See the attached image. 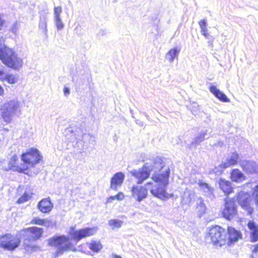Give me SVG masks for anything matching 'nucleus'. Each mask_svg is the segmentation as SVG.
<instances>
[{"label": "nucleus", "mask_w": 258, "mask_h": 258, "mask_svg": "<svg viewBox=\"0 0 258 258\" xmlns=\"http://www.w3.org/2000/svg\"><path fill=\"white\" fill-rule=\"evenodd\" d=\"M152 172V179L154 182H148L145 186L152 185L150 192L152 195L164 200L173 196L168 194L165 188L169 183L170 170L162 158L156 157L147 160L142 168L133 169L131 171L132 175L137 179V183L141 184L147 179Z\"/></svg>", "instance_id": "obj_1"}, {"label": "nucleus", "mask_w": 258, "mask_h": 258, "mask_svg": "<svg viewBox=\"0 0 258 258\" xmlns=\"http://www.w3.org/2000/svg\"><path fill=\"white\" fill-rule=\"evenodd\" d=\"M48 244L56 248L53 253L54 258L62 255L64 251L68 250L76 251V248L70 241V238L64 235L55 236L49 238L48 240Z\"/></svg>", "instance_id": "obj_2"}, {"label": "nucleus", "mask_w": 258, "mask_h": 258, "mask_svg": "<svg viewBox=\"0 0 258 258\" xmlns=\"http://www.w3.org/2000/svg\"><path fill=\"white\" fill-rule=\"evenodd\" d=\"M21 232L22 234H23L25 236L24 241L25 249L29 253L36 251L38 248V246L31 243V241L37 240L41 237L43 233V228L32 227L28 229H23Z\"/></svg>", "instance_id": "obj_3"}, {"label": "nucleus", "mask_w": 258, "mask_h": 258, "mask_svg": "<svg viewBox=\"0 0 258 258\" xmlns=\"http://www.w3.org/2000/svg\"><path fill=\"white\" fill-rule=\"evenodd\" d=\"M19 103L17 100H11L5 103L1 107L2 116L6 122H10L12 117L19 111Z\"/></svg>", "instance_id": "obj_4"}, {"label": "nucleus", "mask_w": 258, "mask_h": 258, "mask_svg": "<svg viewBox=\"0 0 258 258\" xmlns=\"http://www.w3.org/2000/svg\"><path fill=\"white\" fill-rule=\"evenodd\" d=\"M21 158L26 166H23L25 171L29 167L34 166L39 163L42 158L39 151L35 148H31L27 151L25 153L22 154Z\"/></svg>", "instance_id": "obj_5"}, {"label": "nucleus", "mask_w": 258, "mask_h": 258, "mask_svg": "<svg viewBox=\"0 0 258 258\" xmlns=\"http://www.w3.org/2000/svg\"><path fill=\"white\" fill-rule=\"evenodd\" d=\"M209 237L215 245L222 246L227 242V233L225 230L218 226L212 227L209 232Z\"/></svg>", "instance_id": "obj_6"}, {"label": "nucleus", "mask_w": 258, "mask_h": 258, "mask_svg": "<svg viewBox=\"0 0 258 258\" xmlns=\"http://www.w3.org/2000/svg\"><path fill=\"white\" fill-rule=\"evenodd\" d=\"M19 238L11 234L0 235V247L10 251L14 250L20 244Z\"/></svg>", "instance_id": "obj_7"}, {"label": "nucleus", "mask_w": 258, "mask_h": 258, "mask_svg": "<svg viewBox=\"0 0 258 258\" xmlns=\"http://www.w3.org/2000/svg\"><path fill=\"white\" fill-rule=\"evenodd\" d=\"M222 214L223 217L229 220L236 217L237 215V206L234 199H229L227 197L224 199V208Z\"/></svg>", "instance_id": "obj_8"}, {"label": "nucleus", "mask_w": 258, "mask_h": 258, "mask_svg": "<svg viewBox=\"0 0 258 258\" xmlns=\"http://www.w3.org/2000/svg\"><path fill=\"white\" fill-rule=\"evenodd\" d=\"M132 196L136 201L141 202L148 196V189L145 186L134 185L131 188Z\"/></svg>", "instance_id": "obj_9"}, {"label": "nucleus", "mask_w": 258, "mask_h": 258, "mask_svg": "<svg viewBox=\"0 0 258 258\" xmlns=\"http://www.w3.org/2000/svg\"><path fill=\"white\" fill-rule=\"evenodd\" d=\"M250 196L247 192L240 191L238 194L237 200L239 204L250 215L253 211V209L250 206Z\"/></svg>", "instance_id": "obj_10"}, {"label": "nucleus", "mask_w": 258, "mask_h": 258, "mask_svg": "<svg viewBox=\"0 0 258 258\" xmlns=\"http://www.w3.org/2000/svg\"><path fill=\"white\" fill-rule=\"evenodd\" d=\"M97 228H86L79 230L74 231L71 233L72 238L76 241H79L86 237L95 234L97 231Z\"/></svg>", "instance_id": "obj_11"}, {"label": "nucleus", "mask_w": 258, "mask_h": 258, "mask_svg": "<svg viewBox=\"0 0 258 258\" xmlns=\"http://www.w3.org/2000/svg\"><path fill=\"white\" fill-rule=\"evenodd\" d=\"M74 136L77 140V143L80 144L81 147L84 146V143L89 141L90 143L95 142V138L94 136L90 134H83L82 131L80 129H77L74 134Z\"/></svg>", "instance_id": "obj_12"}, {"label": "nucleus", "mask_w": 258, "mask_h": 258, "mask_svg": "<svg viewBox=\"0 0 258 258\" xmlns=\"http://www.w3.org/2000/svg\"><path fill=\"white\" fill-rule=\"evenodd\" d=\"M38 209L42 213L47 214L51 212L53 207L49 197L42 199L37 204Z\"/></svg>", "instance_id": "obj_13"}, {"label": "nucleus", "mask_w": 258, "mask_h": 258, "mask_svg": "<svg viewBox=\"0 0 258 258\" xmlns=\"http://www.w3.org/2000/svg\"><path fill=\"white\" fill-rule=\"evenodd\" d=\"M17 54L11 48H10L5 45H0V59L3 63L6 62V60H9L13 55Z\"/></svg>", "instance_id": "obj_14"}, {"label": "nucleus", "mask_w": 258, "mask_h": 258, "mask_svg": "<svg viewBox=\"0 0 258 258\" xmlns=\"http://www.w3.org/2000/svg\"><path fill=\"white\" fill-rule=\"evenodd\" d=\"M124 177V174L121 172L115 173L111 179L110 188L113 190H117V187L122 185Z\"/></svg>", "instance_id": "obj_15"}, {"label": "nucleus", "mask_w": 258, "mask_h": 258, "mask_svg": "<svg viewBox=\"0 0 258 258\" xmlns=\"http://www.w3.org/2000/svg\"><path fill=\"white\" fill-rule=\"evenodd\" d=\"M6 62L4 63L9 68L14 69H18L22 67L23 65L22 59L18 56V54L13 55L9 60H6Z\"/></svg>", "instance_id": "obj_16"}, {"label": "nucleus", "mask_w": 258, "mask_h": 258, "mask_svg": "<svg viewBox=\"0 0 258 258\" xmlns=\"http://www.w3.org/2000/svg\"><path fill=\"white\" fill-rule=\"evenodd\" d=\"M251 242H255L258 239V226L253 221H249L247 224Z\"/></svg>", "instance_id": "obj_17"}, {"label": "nucleus", "mask_w": 258, "mask_h": 258, "mask_svg": "<svg viewBox=\"0 0 258 258\" xmlns=\"http://www.w3.org/2000/svg\"><path fill=\"white\" fill-rule=\"evenodd\" d=\"M228 238L227 241L228 245L237 241L241 237V233L232 227L228 228Z\"/></svg>", "instance_id": "obj_18"}, {"label": "nucleus", "mask_w": 258, "mask_h": 258, "mask_svg": "<svg viewBox=\"0 0 258 258\" xmlns=\"http://www.w3.org/2000/svg\"><path fill=\"white\" fill-rule=\"evenodd\" d=\"M218 183L220 188L225 195H228L233 192L231 182L226 180L224 179L220 178L218 181Z\"/></svg>", "instance_id": "obj_19"}, {"label": "nucleus", "mask_w": 258, "mask_h": 258, "mask_svg": "<svg viewBox=\"0 0 258 258\" xmlns=\"http://www.w3.org/2000/svg\"><path fill=\"white\" fill-rule=\"evenodd\" d=\"M230 178L232 181L239 183L244 181L246 179L243 173L238 169H234L230 173Z\"/></svg>", "instance_id": "obj_20"}, {"label": "nucleus", "mask_w": 258, "mask_h": 258, "mask_svg": "<svg viewBox=\"0 0 258 258\" xmlns=\"http://www.w3.org/2000/svg\"><path fill=\"white\" fill-rule=\"evenodd\" d=\"M210 92L218 98L220 101L224 102H229L230 99L227 96L220 91L215 86H211L210 88Z\"/></svg>", "instance_id": "obj_21"}, {"label": "nucleus", "mask_w": 258, "mask_h": 258, "mask_svg": "<svg viewBox=\"0 0 258 258\" xmlns=\"http://www.w3.org/2000/svg\"><path fill=\"white\" fill-rule=\"evenodd\" d=\"M31 223L43 226L47 228L53 227L55 225V223L54 222H53L51 220L48 218L43 219H40L38 217L34 218L31 221Z\"/></svg>", "instance_id": "obj_22"}, {"label": "nucleus", "mask_w": 258, "mask_h": 258, "mask_svg": "<svg viewBox=\"0 0 258 258\" xmlns=\"http://www.w3.org/2000/svg\"><path fill=\"white\" fill-rule=\"evenodd\" d=\"M194 198L193 191L186 188L181 196V203L182 205H188Z\"/></svg>", "instance_id": "obj_23"}, {"label": "nucleus", "mask_w": 258, "mask_h": 258, "mask_svg": "<svg viewBox=\"0 0 258 258\" xmlns=\"http://www.w3.org/2000/svg\"><path fill=\"white\" fill-rule=\"evenodd\" d=\"M18 159V158L16 155L12 156L9 163V169L14 171H18L20 173H26L25 172V168H23V166L19 167L16 165V162Z\"/></svg>", "instance_id": "obj_24"}, {"label": "nucleus", "mask_w": 258, "mask_h": 258, "mask_svg": "<svg viewBox=\"0 0 258 258\" xmlns=\"http://www.w3.org/2000/svg\"><path fill=\"white\" fill-rule=\"evenodd\" d=\"M241 166L246 172L250 173L254 172L256 169V164L253 161H243L241 162Z\"/></svg>", "instance_id": "obj_25"}, {"label": "nucleus", "mask_w": 258, "mask_h": 258, "mask_svg": "<svg viewBox=\"0 0 258 258\" xmlns=\"http://www.w3.org/2000/svg\"><path fill=\"white\" fill-rule=\"evenodd\" d=\"M208 130H203L195 138L194 141L191 143V147H196L198 144L202 142L206 138H208Z\"/></svg>", "instance_id": "obj_26"}, {"label": "nucleus", "mask_w": 258, "mask_h": 258, "mask_svg": "<svg viewBox=\"0 0 258 258\" xmlns=\"http://www.w3.org/2000/svg\"><path fill=\"white\" fill-rule=\"evenodd\" d=\"M180 49L178 47L171 49L166 54L165 58L170 63L173 62L175 58H177Z\"/></svg>", "instance_id": "obj_27"}, {"label": "nucleus", "mask_w": 258, "mask_h": 258, "mask_svg": "<svg viewBox=\"0 0 258 258\" xmlns=\"http://www.w3.org/2000/svg\"><path fill=\"white\" fill-rule=\"evenodd\" d=\"M238 159V155L237 153H233L227 160L223 162V165L225 168H228L231 166L236 164Z\"/></svg>", "instance_id": "obj_28"}, {"label": "nucleus", "mask_w": 258, "mask_h": 258, "mask_svg": "<svg viewBox=\"0 0 258 258\" xmlns=\"http://www.w3.org/2000/svg\"><path fill=\"white\" fill-rule=\"evenodd\" d=\"M223 165V163L218 166H216L214 169H212L209 171V174L211 178H215L216 176L220 175L225 169Z\"/></svg>", "instance_id": "obj_29"}, {"label": "nucleus", "mask_w": 258, "mask_h": 258, "mask_svg": "<svg viewBox=\"0 0 258 258\" xmlns=\"http://www.w3.org/2000/svg\"><path fill=\"white\" fill-rule=\"evenodd\" d=\"M89 248L95 252H98L102 248V244L99 240H92L89 243Z\"/></svg>", "instance_id": "obj_30"}, {"label": "nucleus", "mask_w": 258, "mask_h": 258, "mask_svg": "<svg viewBox=\"0 0 258 258\" xmlns=\"http://www.w3.org/2000/svg\"><path fill=\"white\" fill-rule=\"evenodd\" d=\"M201 28V32L206 38H208L209 34L208 33V29L207 28V22L206 20H202L199 22Z\"/></svg>", "instance_id": "obj_31"}, {"label": "nucleus", "mask_w": 258, "mask_h": 258, "mask_svg": "<svg viewBox=\"0 0 258 258\" xmlns=\"http://www.w3.org/2000/svg\"><path fill=\"white\" fill-rule=\"evenodd\" d=\"M200 186L207 196L211 197L213 195L214 189L211 187L207 183L201 182L200 183Z\"/></svg>", "instance_id": "obj_32"}, {"label": "nucleus", "mask_w": 258, "mask_h": 258, "mask_svg": "<svg viewBox=\"0 0 258 258\" xmlns=\"http://www.w3.org/2000/svg\"><path fill=\"white\" fill-rule=\"evenodd\" d=\"M108 224L112 229L114 228H119L123 224V221L118 219H111L108 221Z\"/></svg>", "instance_id": "obj_33"}, {"label": "nucleus", "mask_w": 258, "mask_h": 258, "mask_svg": "<svg viewBox=\"0 0 258 258\" xmlns=\"http://www.w3.org/2000/svg\"><path fill=\"white\" fill-rule=\"evenodd\" d=\"M39 27L45 33L47 32V18L45 16L40 17Z\"/></svg>", "instance_id": "obj_34"}, {"label": "nucleus", "mask_w": 258, "mask_h": 258, "mask_svg": "<svg viewBox=\"0 0 258 258\" xmlns=\"http://www.w3.org/2000/svg\"><path fill=\"white\" fill-rule=\"evenodd\" d=\"M31 194L25 191L24 194L18 200V204H22L29 201L31 198Z\"/></svg>", "instance_id": "obj_35"}, {"label": "nucleus", "mask_w": 258, "mask_h": 258, "mask_svg": "<svg viewBox=\"0 0 258 258\" xmlns=\"http://www.w3.org/2000/svg\"><path fill=\"white\" fill-rule=\"evenodd\" d=\"M197 208L201 214H204L206 212V207L202 200L200 199L197 202Z\"/></svg>", "instance_id": "obj_36"}, {"label": "nucleus", "mask_w": 258, "mask_h": 258, "mask_svg": "<svg viewBox=\"0 0 258 258\" xmlns=\"http://www.w3.org/2000/svg\"><path fill=\"white\" fill-rule=\"evenodd\" d=\"M54 22L57 30H62L64 27V24L61 17L54 18Z\"/></svg>", "instance_id": "obj_37"}, {"label": "nucleus", "mask_w": 258, "mask_h": 258, "mask_svg": "<svg viewBox=\"0 0 258 258\" xmlns=\"http://www.w3.org/2000/svg\"><path fill=\"white\" fill-rule=\"evenodd\" d=\"M124 195L122 192H119L117 195L115 196H111L109 197L107 201V203H111L112 201L114 200L115 199H117L118 201L122 200L124 199Z\"/></svg>", "instance_id": "obj_38"}, {"label": "nucleus", "mask_w": 258, "mask_h": 258, "mask_svg": "<svg viewBox=\"0 0 258 258\" xmlns=\"http://www.w3.org/2000/svg\"><path fill=\"white\" fill-rule=\"evenodd\" d=\"M4 80L7 81L10 84H14L17 82V79L15 75H6Z\"/></svg>", "instance_id": "obj_39"}, {"label": "nucleus", "mask_w": 258, "mask_h": 258, "mask_svg": "<svg viewBox=\"0 0 258 258\" xmlns=\"http://www.w3.org/2000/svg\"><path fill=\"white\" fill-rule=\"evenodd\" d=\"M62 13V8L61 7H55L54 8V18L60 17V15Z\"/></svg>", "instance_id": "obj_40"}, {"label": "nucleus", "mask_w": 258, "mask_h": 258, "mask_svg": "<svg viewBox=\"0 0 258 258\" xmlns=\"http://www.w3.org/2000/svg\"><path fill=\"white\" fill-rule=\"evenodd\" d=\"M6 27V22L4 15L0 14V30H4Z\"/></svg>", "instance_id": "obj_41"}, {"label": "nucleus", "mask_w": 258, "mask_h": 258, "mask_svg": "<svg viewBox=\"0 0 258 258\" xmlns=\"http://www.w3.org/2000/svg\"><path fill=\"white\" fill-rule=\"evenodd\" d=\"M18 25L17 22H15L12 26L11 31L13 33L16 34L18 30Z\"/></svg>", "instance_id": "obj_42"}, {"label": "nucleus", "mask_w": 258, "mask_h": 258, "mask_svg": "<svg viewBox=\"0 0 258 258\" xmlns=\"http://www.w3.org/2000/svg\"><path fill=\"white\" fill-rule=\"evenodd\" d=\"M6 77V74L4 71L3 69H0V80H4Z\"/></svg>", "instance_id": "obj_43"}, {"label": "nucleus", "mask_w": 258, "mask_h": 258, "mask_svg": "<svg viewBox=\"0 0 258 258\" xmlns=\"http://www.w3.org/2000/svg\"><path fill=\"white\" fill-rule=\"evenodd\" d=\"M70 94V89L67 87H64L63 88V94L65 96L68 97Z\"/></svg>", "instance_id": "obj_44"}, {"label": "nucleus", "mask_w": 258, "mask_h": 258, "mask_svg": "<svg viewBox=\"0 0 258 258\" xmlns=\"http://www.w3.org/2000/svg\"><path fill=\"white\" fill-rule=\"evenodd\" d=\"M135 121L136 123L139 125L140 126H143L144 125V123L142 121H139L138 120H136Z\"/></svg>", "instance_id": "obj_45"}, {"label": "nucleus", "mask_w": 258, "mask_h": 258, "mask_svg": "<svg viewBox=\"0 0 258 258\" xmlns=\"http://www.w3.org/2000/svg\"><path fill=\"white\" fill-rule=\"evenodd\" d=\"M258 249V244L254 246L253 249L252 250L253 253H256Z\"/></svg>", "instance_id": "obj_46"}, {"label": "nucleus", "mask_w": 258, "mask_h": 258, "mask_svg": "<svg viewBox=\"0 0 258 258\" xmlns=\"http://www.w3.org/2000/svg\"><path fill=\"white\" fill-rule=\"evenodd\" d=\"M112 258H121V257L119 255H116V254H112Z\"/></svg>", "instance_id": "obj_47"}, {"label": "nucleus", "mask_w": 258, "mask_h": 258, "mask_svg": "<svg viewBox=\"0 0 258 258\" xmlns=\"http://www.w3.org/2000/svg\"><path fill=\"white\" fill-rule=\"evenodd\" d=\"M254 194H255V198H256V199H255V203H256V204H258V200L256 199V198H257V197L258 196V194L256 193V191L254 192Z\"/></svg>", "instance_id": "obj_48"}, {"label": "nucleus", "mask_w": 258, "mask_h": 258, "mask_svg": "<svg viewBox=\"0 0 258 258\" xmlns=\"http://www.w3.org/2000/svg\"><path fill=\"white\" fill-rule=\"evenodd\" d=\"M3 93V89L2 87L0 86V95H1Z\"/></svg>", "instance_id": "obj_49"}, {"label": "nucleus", "mask_w": 258, "mask_h": 258, "mask_svg": "<svg viewBox=\"0 0 258 258\" xmlns=\"http://www.w3.org/2000/svg\"><path fill=\"white\" fill-rule=\"evenodd\" d=\"M68 130V131H69V132H71V131H72L71 130V128H69Z\"/></svg>", "instance_id": "obj_50"}, {"label": "nucleus", "mask_w": 258, "mask_h": 258, "mask_svg": "<svg viewBox=\"0 0 258 258\" xmlns=\"http://www.w3.org/2000/svg\"><path fill=\"white\" fill-rule=\"evenodd\" d=\"M255 188L256 189L258 188V185H255Z\"/></svg>", "instance_id": "obj_51"}]
</instances>
